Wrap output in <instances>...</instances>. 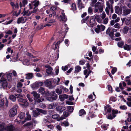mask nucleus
Instances as JSON below:
<instances>
[{"mask_svg":"<svg viewBox=\"0 0 131 131\" xmlns=\"http://www.w3.org/2000/svg\"><path fill=\"white\" fill-rule=\"evenodd\" d=\"M31 93L33 95L34 99L35 101V102L40 103L44 101V99L43 98H40V94L38 93L36 91H33L31 92Z\"/></svg>","mask_w":131,"mask_h":131,"instance_id":"f257e3e1","label":"nucleus"},{"mask_svg":"<svg viewBox=\"0 0 131 131\" xmlns=\"http://www.w3.org/2000/svg\"><path fill=\"white\" fill-rule=\"evenodd\" d=\"M36 110H34L33 111V115L34 117H37L40 115V113L44 114H46L47 111L45 110H43L38 108H36Z\"/></svg>","mask_w":131,"mask_h":131,"instance_id":"f03ea898","label":"nucleus"},{"mask_svg":"<svg viewBox=\"0 0 131 131\" xmlns=\"http://www.w3.org/2000/svg\"><path fill=\"white\" fill-rule=\"evenodd\" d=\"M95 13H98L99 10L100 12H102L103 10V5L102 3L98 2L95 5Z\"/></svg>","mask_w":131,"mask_h":131,"instance_id":"7ed1b4c3","label":"nucleus"},{"mask_svg":"<svg viewBox=\"0 0 131 131\" xmlns=\"http://www.w3.org/2000/svg\"><path fill=\"white\" fill-rule=\"evenodd\" d=\"M50 96L51 97H47V100L49 101L52 102L57 99L58 96L54 91H52L51 92Z\"/></svg>","mask_w":131,"mask_h":131,"instance_id":"20e7f679","label":"nucleus"},{"mask_svg":"<svg viewBox=\"0 0 131 131\" xmlns=\"http://www.w3.org/2000/svg\"><path fill=\"white\" fill-rule=\"evenodd\" d=\"M39 2V1L37 0L34 1L32 2L28 5L29 9H35V8L38 5Z\"/></svg>","mask_w":131,"mask_h":131,"instance_id":"39448f33","label":"nucleus"},{"mask_svg":"<svg viewBox=\"0 0 131 131\" xmlns=\"http://www.w3.org/2000/svg\"><path fill=\"white\" fill-rule=\"evenodd\" d=\"M5 130L7 131H21L19 128H16L12 125H8L5 127Z\"/></svg>","mask_w":131,"mask_h":131,"instance_id":"423d86ee","label":"nucleus"},{"mask_svg":"<svg viewBox=\"0 0 131 131\" xmlns=\"http://www.w3.org/2000/svg\"><path fill=\"white\" fill-rule=\"evenodd\" d=\"M1 86L3 88H5L7 86L8 83L6 80L2 77L0 80Z\"/></svg>","mask_w":131,"mask_h":131,"instance_id":"0eeeda50","label":"nucleus"},{"mask_svg":"<svg viewBox=\"0 0 131 131\" xmlns=\"http://www.w3.org/2000/svg\"><path fill=\"white\" fill-rule=\"evenodd\" d=\"M17 113V110L15 108H11L9 111V116L11 117H14Z\"/></svg>","mask_w":131,"mask_h":131,"instance_id":"6e6552de","label":"nucleus"},{"mask_svg":"<svg viewBox=\"0 0 131 131\" xmlns=\"http://www.w3.org/2000/svg\"><path fill=\"white\" fill-rule=\"evenodd\" d=\"M52 117L54 119H57V120L58 121H59L65 118L63 116H61L60 117L59 115L57 114H56L52 115Z\"/></svg>","mask_w":131,"mask_h":131,"instance_id":"1a4fd4ad","label":"nucleus"},{"mask_svg":"<svg viewBox=\"0 0 131 131\" xmlns=\"http://www.w3.org/2000/svg\"><path fill=\"white\" fill-rule=\"evenodd\" d=\"M18 101L20 102H21V104H20V105H22L23 106H26L28 105V103L27 101V100L25 99H23L21 98H19Z\"/></svg>","mask_w":131,"mask_h":131,"instance_id":"9d476101","label":"nucleus"},{"mask_svg":"<svg viewBox=\"0 0 131 131\" xmlns=\"http://www.w3.org/2000/svg\"><path fill=\"white\" fill-rule=\"evenodd\" d=\"M47 68L46 70V72L49 74H52L53 73V69L49 66L46 65L45 67Z\"/></svg>","mask_w":131,"mask_h":131,"instance_id":"9b49d317","label":"nucleus"},{"mask_svg":"<svg viewBox=\"0 0 131 131\" xmlns=\"http://www.w3.org/2000/svg\"><path fill=\"white\" fill-rule=\"evenodd\" d=\"M131 12V9L128 8H123L122 15L126 16L130 14Z\"/></svg>","mask_w":131,"mask_h":131,"instance_id":"f8f14e48","label":"nucleus"},{"mask_svg":"<svg viewBox=\"0 0 131 131\" xmlns=\"http://www.w3.org/2000/svg\"><path fill=\"white\" fill-rule=\"evenodd\" d=\"M118 111L117 110H113L112 111V115H109L107 117V118L109 119H111L114 118L116 116L115 114H117Z\"/></svg>","mask_w":131,"mask_h":131,"instance_id":"ddd939ff","label":"nucleus"},{"mask_svg":"<svg viewBox=\"0 0 131 131\" xmlns=\"http://www.w3.org/2000/svg\"><path fill=\"white\" fill-rule=\"evenodd\" d=\"M88 20L89 21L87 22L88 25L89 27H93L95 23L94 19L92 18L90 19H89Z\"/></svg>","mask_w":131,"mask_h":131,"instance_id":"4468645a","label":"nucleus"},{"mask_svg":"<svg viewBox=\"0 0 131 131\" xmlns=\"http://www.w3.org/2000/svg\"><path fill=\"white\" fill-rule=\"evenodd\" d=\"M61 15L60 16L59 19L63 21H66L67 20V18L65 16V14L63 11L61 12Z\"/></svg>","mask_w":131,"mask_h":131,"instance_id":"2eb2a0df","label":"nucleus"},{"mask_svg":"<svg viewBox=\"0 0 131 131\" xmlns=\"http://www.w3.org/2000/svg\"><path fill=\"white\" fill-rule=\"evenodd\" d=\"M27 20V18L25 17H21L19 18L17 20V23L19 24L20 23H24Z\"/></svg>","mask_w":131,"mask_h":131,"instance_id":"dca6fc26","label":"nucleus"},{"mask_svg":"<svg viewBox=\"0 0 131 131\" xmlns=\"http://www.w3.org/2000/svg\"><path fill=\"white\" fill-rule=\"evenodd\" d=\"M105 112L104 113V114L105 115H106V113H110L111 111V108L110 106L106 105L104 107Z\"/></svg>","mask_w":131,"mask_h":131,"instance_id":"f3484780","label":"nucleus"},{"mask_svg":"<svg viewBox=\"0 0 131 131\" xmlns=\"http://www.w3.org/2000/svg\"><path fill=\"white\" fill-rule=\"evenodd\" d=\"M63 89V87L61 86H60L56 89V92L58 95L61 94L62 93V90Z\"/></svg>","mask_w":131,"mask_h":131,"instance_id":"a211bd4d","label":"nucleus"},{"mask_svg":"<svg viewBox=\"0 0 131 131\" xmlns=\"http://www.w3.org/2000/svg\"><path fill=\"white\" fill-rule=\"evenodd\" d=\"M115 12L118 15H120L122 14V10L120 9L118 6H116L115 7Z\"/></svg>","mask_w":131,"mask_h":131,"instance_id":"6ab92c4d","label":"nucleus"},{"mask_svg":"<svg viewBox=\"0 0 131 131\" xmlns=\"http://www.w3.org/2000/svg\"><path fill=\"white\" fill-rule=\"evenodd\" d=\"M38 92L43 94H46L47 93L48 94H49V91H46L45 90V89L43 87L40 88L38 90Z\"/></svg>","mask_w":131,"mask_h":131,"instance_id":"aec40b11","label":"nucleus"},{"mask_svg":"<svg viewBox=\"0 0 131 131\" xmlns=\"http://www.w3.org/2000/svg\"><path fill=\"white\" fill-rule=\"evenodd\" d=\"M44 83L45 85L47 87L50 88H52L51 87V81L48 80H47L45 81Z\"/></svg>","mask_w":131,"mask_h":131,"instance_id":"412c9836","label":"nucleus"},{"mask_svg":"<svg viewBox=\"0 0 131 131\" xmlns=\"http://www.w3.org/2000/svg\"><path fill=\"white\" fill-rule=\"evenodd\" d=\"M66 109V107L63 106H59L56 107V110L57 111L61 113L63 111Z\"/></svg>","mask_w":131,"mask_h":131,"instance_id":"4be33fe9","label":"nucleus"},{"mask_svg":"<svg viewBox=\"0 0 131 131\" xmlns=\"http://www.w3.org/2000/svg\"><path fill=\"white\" fill-rule=\"evenodd\" d=\"M26 115L27 117L25 119V120L24 121H22V123L23 124L24 123L27 121H29L31 119V116L29 114V113L27 112L26 113Z\"/></svg>","mask_w":131,"mask_h":131,"instance_id":"5701e85b","label":"nucleus"},{"mask_svg":"<svg viewBox=\"0 0 131 131\" xmlns=\"http://www.w3.org/2000/svg\"><path fill=\"white\" fill-rule=\"evenodd\" d=\"M6 75L7 76V78L8 80L9 81L12 80V73H8V72H6L4 75Z\"/></svg>","mask_w":131,"mask_h":131,"instance_id":"b1692460","label":"nucleus"},{"mask_svg":"<svg viewBox=\"0 0 131 131\" xmlns=\"http://www.w3.org/2000/svg\"><path fill=\"white\" fill-rule=\"evenodd\" d=\"M81 69V67L79 66H76L75 68L74 73H77L80 71Z\"/></svg>","mask_w":131,"mask_h":131,"instance_id":"393cba45","label":"nucleus"},{"mask_svg":"<svg viewBox=\"0 0 131 131\" xmlns=\"http://www.w3.org/2000/svg\"><path fill=\"white\" fill-rule=\"evenodd\" d=\"M81 0H78L77 2L78 7L80 9L84 8V5L81 2Z\"/></svg>","mask_w":131,"mask_h":131,"instance_id":"a878e982","label":"nucleus"},{"mask_svg":"<svg viewBox=\"0 0 131 131\" xmlns=\"http://www.w3.org/2000/svg\"><path fill=\"white\" fill-rule=\"evenodd\" d=\"M26 78L27 79H31L34 77L33 74L32 73H28L26 74Z\"/></svg>","mask_w":131,"mask_h":131,"instance_id":"bb28decb","label":"nucleus"},{"mask_svg":"<svg viewBox=\"0 0 131 131\" xmlns=\"http://www.w3.org/2000/svg\"><path fill=\"white\" fill-rule=\"evenodd\" d=\"M43 83L42 82H36L35 84H34V86L35 88H36L38 86H41L43 85Z\"/></svg>","mask_w":131,"mask_h":131,"instance_id":"cd10ccee","label":"nucleus"},{"mask_svg":"<svg viewBox=\"0 0 131 131\" xmlns=\"http://www.w3.org/2000/svg\"><path fill=\"white\" fill-rule=\"evenodd\" d=\"M95 18L97 21L99 23H101L102 21V19L100 18L99 15H95Z\"/></svg>","mask_w":131,"mask_h":131,"instance_id":"c85d7f7f","label":"nucleus"},{"mask_svg":"<svg viewBox=\"0 0 131 131\" xmlns=\"http://www.w3.org/2000/svg\"><path fill=\"white\" fill-rule=\"evenodd\" d=\"M86 112L84 110H81L79 112V116H83L85 115L86 114Z\"/></svg>","mask_w":131,"mask_h":131,"instance_id":"c756f323","label":"nucleus"},{"mask_svg":"<svg viewBox=\"0 0 131 131\" xmlns=\"http://www.w3.org/2000/svg\"><path fill=\"white\" fill-rule=\"evenodd\" d=\"M124 49L129 51L131 50V45H125L124 47Z\"/></svg>","mask_w":131,"mask_h":131,"instance_id":"7c9ffc66","label":"nucleus"},{"mask_svg":"<svg viewBox=\"0 0 131 131\" xmlns=\"http://www.w3.org/2000/svg\"><path fill=\"white\" fill-rule=\"evenodd\" d=\"M25 116V114L23 112L20 113L19 115V117L20 119H23Z\"/></svg>","mask_w":131,"mask_h":131,"instance_id":"2f4dec72","label":"nucleus"},{"mask_svg":"<svg viewBox=\"0 0 131 131\" xmlns=\"http://www.w3.org/2000/svg\"><path fill=\"white\" fill-rule=\"evenodd\" d=\"M107 5L109 9L110 10L112 13L113 11V9L112 5H110L108 2H107Z\"/></svg>","mask_w":131,"mask_h":131,"instance_id":"473e14b6","label":"nucleus"},{"mask_svg":"<svg viewBox=\"0 0 131 131\" xmlns=\"http://www.w3.org/2000/svg\"><path fill=\"white\" fill-rule=\"evenodd\" d=\"M5 124L3 123H0V131H3L5 129Z\"/></svg>","mask_w":131,"mask_h":131,"instance_id":"72a5a7b5","label":"nucleus"},{"mask_svg":"<svg viewBox=\"0 0 131 131\" xmlns=\"http://www.w3.org/2000/svg\"><path fill=\"white\" fill-rule=\"evenodd\" d=\"M60 81V79L59 78H57L56 79H53V82L55 84L57 85L58 84V83Z\"/></svg>","mask_w":131,"mask_h":131,"instance_id":"f704fd0d","label":"nucleus"},{"mask_svg":"<svg viewBox=\"0 0 131 131\" xmlns=\"http://www.w3.org/2000/svg\"><path fill=\"white\" fill-rule=\"evenodd\" d=\"M9 98L13 101H15L16 100V97L14 95H11L9 97Z\"/></svg>","mask_w":131,"mask_h":131,"instance_id":"c9c22d12","label":"nucleus"},{"mask_svg":"<svg viewBox=\"0 0 131 131\" xmlns=\"http://www.w3.org/2000/svg\"><path fill=\"white\" fill-rule=\"evenodd\" d=\"M90 72V71L88 72L87 70H86L84 71V74L85 76V78H86L89 75Z\"/></svg>","mask_w":131,"mask_h":131,"instance_id":"e433bc0d","label":"nucleus"},{"mask_svg":"<svg viewBox=\"0 0 131 131\" xmlns=\"http://www.w3.org/2000/svg\"><path fill=\"white\" fill-rule=\"evenodd\" d=\"M69 123L67 121H64L62 122L60 125L62 126H67L69 125Z\"/></svg>","mask_w":131,"mask_h":131,"instance_id":"4c0bfd02","label":"nucleus"},{"mask_svg":"<svg viewBox=\"0 0 131 131\" xmlns=\"http://www.w3.org/2000/svg\"><path fill=\"white\" fill-rule=\"evenodd\" d=\"M131 18L130 17H128L126 19L125 21L126 24L127 25H129L130 23Z\"/></svg>","mask_w":131,"mask_h":131,"instance_id":"58836bf2","label":"nucleus"},{"mask_svg":"<svg viewBox=\"0 0 131 131\" xmlns=\"http://www.w3.org/2000/svg\"><path fill=\"white\" fill-rule=\"evenodd\" d=\"M29 60L27 59H25L23 61V63L24 65H29Z\"/></svg>","mask_w":131,"mask_h":131,"instance_id":"ea45409f","label":"nucleus"},{"mask_svg":"<svg viewBox=\"0 0 131 131\" xmlns=\"http://www.w3.org/2000/svg\"><path fill=\"white\" fill-rule=\"evenodd\" d=\"M97 27L99 28L101 31L104 30L105 28V27L102 25H101L100 26L97 25Z\"/></svg>","mask_w":131,"mask_h":131,"instance_id":"a19ab883","label":"nucleus"},{"mask_svg":"<svg viewBox=\"0 0 131 131\" xmlns=\"http://www.w3.org/2000/svg\"><path fill=\"white\" fill-rule=\"evenodd\" d=\"M34 9V10L29 12V14L28 15V16H30L32 13H36L37 11L38 10V9L36 8Z\"/></svg>","mask_w":131,"mask_h":131,"instance_id":"79ce46f5","label":"nucleus"},{"mask_svg":"<svg viewBox=\"0 0 131 131\" xmlns=\"http://www.w3.org/2000/svg\"><path fill=\"white\" fill-rule=\"evenodd\" d=\"M128 29V28L127 27H124L123 28V32L124 34H126L127 33Z\"/></svg>","mask_w":131,"mask_h":131,"instance_id":"37998d69","label":"nucleus"},{"mask_svg":"<svg viewBox=\"0 0 131 131\" xmlns=\"http://www.w3.org/2000/svg\"><path fill=\"white\" fill-rule=\"evenodd\" d=\"M63 115L65 117H67L68 116L69 114V111H66L63 112Z\"/></svg>","mask_w":131,"mask_h":131,"instance_id":"c03bdc74","label":"nucleus"},{"mask_svg":"<svg viewBox=\"0 0 131 131\" xmlns=\"http://www.w3.org/2000/svg\"><path fill=\"white\" fill-rule=\"evenodd\" d=\"M71 9L73 11H75L76 9V5L74 3H73L71 5Z\"/></svg>","mask_w":131,"mask_h":131,"instance_id":"a18cd8bd","label":"nucleus"},{"mask_svg":"<svg viewBox=\"0 0 131 131\" xmlns=\"http://www.w3.org/2000/svg\"><path fill=\"white\" fill-rule=\"evenodd\" d=\"M10 59H13L12 60V61L13 62H16L17 61V60L18 59V57L17 56H15L13 58V57L11 56L10 57Z\"/></svg>","mask_w":131,"mask_h":131,"instance_id":"49530a36","label":"nucleus"},{"mask_svg":"<svg viewBox=\"0 0 131 131\" xmlns=\"http://www.w3.org/2000/svg\"><path fill=\"white\" fill-rule=\"evenodd\" d=\"M114 27L115 28L119 29L120 28V25L119 23H116L114 25Z\"/></svg>","mask_w":131,"mask_h":131,"instance_id":"de8ad7c7","label":"nucleus"},{"mask_svg":"<svg viewBox=\"0 0 131 131\" xmlns=\"http://www.w3.org/2000/svg\"><path fill=\"white\" fill-rule=\"evenodd\" d=\"M32 125V124L30 122L27 123L24 125L25 126H27L28 127H31Z\"/></svg>","mask_w":131,"mask_h":131,"instance_id":"09e8293b","label":"nucleus"},{"mask_svg":"<svg viewBox=\"0 0 131 131\" xmlns=\"http://www.w3.org/2000/svg\"><path fill=\"white\" fill-rule=\"evenodd\" d=\"M27 97L29 101L30 102H32L33 101V99L30 96L29 94H27Z\"/></svg>","mask_w":131,"mask_h":131,"instance_id":"8fccbe9b","label":"nucleus"},{"mask_svg":"<svg viewBox=\"0 0 131 131\" xmlns=\"http://www.w3.org/2000/svg\"><path fill=\"white\" fill-rule=\"evenodd\" d=\"M124 44V42L123 41H120L118 43L117 45L119 47H121Z\"/></svg>","mask_w":131,"mask_h":131,"instance_id":"3c124183","label":"nucleus"},{"mask_svg":"<svg viewBox=\"0 0 131 131\" xmlns=\"http://www.w3.org/2000/svg\"><path fill=\"white\" fill-rule=\"evenodd\" d=\"M62 41H58L56 44L55 45V49H57L58 47H59V44Z\"/></svg>","mask_w":131,"mask_h":131,"instance_id":"603ef678","label":"nucleus"},{"mask_svg":"<svg viewBox=\"0 0 131 131\" xmlns=\"http://www.w3.org/2000/svg\"><path fill=\"white\" fill-rule=\"evenodd\" d=\"M67 108L69 110V111H70L71 112H72L73 110V108L72 106H68L67 107Z\"/></svg>","mask_w":131,"mask_h":131,"instance_id":"864d4df0","label":"nucleus"},{"mask_svg":"<svg viewBox=\"0 0 131 131\" xmlns=\"http://www.w3.org/2000/svg\"><path fill=\"white\" fill-rule=\"evenodd\" d=\"M29 14V10H25V9H24V12H23V15L24 16H25L26 15L28 16H29L28 15Z\"/></svg>","mask_w":131,"mask_h":131,"instance_id":"5fc2aeb1","label":"nucleus"},{"mask_svg":"<svg viewBox=\"0 0 131 131\" xmlns=\"http://www.w3.org/2000/svg\"><path fill=\"white\" fill-rule=\"evenodd\" d=\"M101 127L102 129L104 130H106L108 127L106 125H102Z\"/></svg>","mask_w":131,"mask_h":131,"instance_id":"6e6d98bb","label":"nucleus"},{"mask_svg":"<svg viewBox=\"0 0 131 131\" xmlns=\"http://www.w3.org/2000/svg\"><path fill=\"white\" fill-rule=\"evenodd\" d=\"M117 68H113L112 70L111 71V73L112 74H114V73L116 71H117Z\"/></svg>","mask_w":131,"mask_h":131,"instance_id":"4d7b16f0","label":"nucleus"},{"mask_svg":"<svg viewBox=\"0 0 131 131\" xmlns=\"http://www.w3.org/2000/svg\"><path fill=\"white\" fill-rule=\"evenodd\" d=\"M85 63V61L84 60H81L79 61V64L80 65H83Z\"/></svg>","mask_w":131,"mask_h":131,"instance_id":"13d9d810","label":"nucleus"},{"mask_svg":"<svg viewBox=\"0 0 131 131\" xmlns=\"http://www.w3.org/2000/svg\"><path fill=\"white\" fill-rule=\"evenodd\" d=\"M54 107V104L53 103L49 104V109H52Z\"/></svg>","mask_w":131,"mask_h":131,"instance_id":"bf43d9fd","label":"nucleus"},{"mask_svg":"<svg viewBox=\"0 0 131 131\" xmlns=\"http://www.w3.org/2000/svg\"><path fill=\"white\" fill-rule=\"evenodd\" d=\"M106 16V15L105 13L104 12H103L101 15V17L102 19H104L105 18Z\"/></svg>","mask_w":131,"mask_h":131,"instance_id":"052dcab7","label":"nucleus"},{"mask_svg":"<svg viewBox=\"0 0 131 131\" xmlns=\"http://www.w3.org/2000/svg\"><path fill=\"white\" fill-rule=\"evenodd\" d=\"M68 68L67 66H65L64 67L62 66V69L63 71H65L67 70Z\"/></svg>","mask_w":131,"mask_h":131,"instance_id":"680f3d73","label":"nucleus"},{"mask_svg":"<svg viewBox=\"0 0 131 131\" xmlns=\"http://www.w3.org/2000/svg\"><path fill=\"white\" fill-rule=\"evenodd\" d=\"M47 126L48 128L50 129H53L54 128L53 126L51 124L47 125Z\"/></svg>","mask_w":131,"mask_h":131,"instance_id":"e2e57ef3","label":"nucleus"},{"mask_svg":"<svg viewBox=\"0 0 131 131\" xmlns=\"http://www.w3.org/2000/svg\"><path fill=\"white\" fill-rule=\"evenodd\" d=\"M4 104V101L2 100H0V107L3 106Z\"/></svg>","mask_w":131,"mask_h":131,"instance_id":"0e129e2a","label":"nucleus"},{"mask_svg":"<svg viewBox=\"0 0 131 131\" xmlns=\"http://www.w3.org/2000/svg\"><path fill=\"white\" fill-rule=\"evenodd\" d=\"M95 31L97 33H99L100 32L101 30L99 28L97 27L95 28Z\"/></svg>","mask_w":131,"mask_h":131,"instance_id":"69168bd1","label":"nucleus"},{"mask_svg":"<svg viewBox=\"0 0 131 131\" xmlns=\"http://www.w3.org/2000/svg\"><path fill=\"white\" fill-rule=\"evenodd\" d=\"M108 17L105 18L104 20V23L105 24H106L108 22Z\"/></svg>","mask_w":131,"mask_h":131,"instance_id":"338daca9","label":"nucleus"},{"mask_svg":"<svg viewBox=\"0 0 131 131\" xmlns=\"http://www.w3.org/2000/svg\"><path fill=\"white\" fill-rule=\"evenodd\" d=\"M108 89L109 91L111 92V93L112 92V87L110 85H108Z\"/></svg>","mask_w":131,"mask_h":131,"instance_id":"774afa93","label":"nucleus"}]
</instances>
